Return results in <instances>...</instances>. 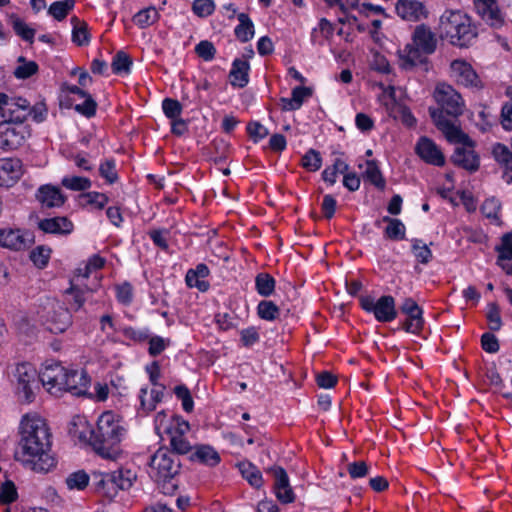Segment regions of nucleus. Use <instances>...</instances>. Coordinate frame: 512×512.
<instances>
[{"mask_svg":"<svg viewBox=\"0 0 512 512\" xmlns=\"http://www.w3.org/2000/svg\"><path fill=\"white\" fill-rule=\"evenodd\" d=\"M61 184L73 191H85L92 185L89 178L81 176H66L62 179Z\"/></svg>","mask_w":512,"mask_h":512,"instance_id":"obj_47","label":"nucleus"},{"mask_svg":"<svg viewBox=\"0 0 512 512\" xmlns=\"http://www.w3.org/2000/svg\"><path fill=\"white\" fill-rule=\"evenodd\" d=\"M435 100L440 105L441 108H437V110H441L447 115L458 117L463 113V100L461 95L450 85L448 84H439L437 85L434 93ZM436 110V108H434Z\"/></svg>","mask_w":512,"mask_h":512,"instance_id":"obj_10","label":"nucleus"},{"mask_svg":"<svg viewBox=\"0 0 512 512\" xmlns=\"http://www.w3.org/2000/svg\"><path fill=\"white\" fill-rule=\"evenodd\" d=\"M195 53L204 61H211L216 54V48L212 42L202 40L195 46Z\"/></svg>","mask_w":512,"mask_h":512,"instance_id":"obj_56","label":"nucleus"},{"mask_svg":"<svg viewBox=\"0 0 512 512\" xmlns=\"http://www.w3.org/2000/svg\"><path fill=\"white\" fill-rule=\"evenodd\" d=\"M400 311L407 317L402 328L413 334H419L424 326L423 310L412 298H406L400 306Z\"/></svg>","mask_w":512,"mask_h":512,"instance_id":"obj_13","label":"nucleus"},{"mask_svg":"<svg viewBox=\"0 0 512 512\" xmlns=\"http://www.w3.org/2000/svg\"><path fill=\"white\" fill-rule=\"evenodd\" d=\"M36 199L42 208L51 209L61 207L65 203L66 197L59 187L46 184L39 187Z\"/></svg>","mask_w":512,"mask_h":512,"instance_id":"obj_25","label":"nucleus"},{"mask_svg":"<svg viewBox=\"0 0 512 512\" xmlns=\"http://www.w3.org/2000/svg\"><path fill=\"white\" fill-rule=\"evenodd\" d=\"M22 175V163L17 158L0 159V187L13 186Z\"/></svg>","mask_w":512,"mask_h":512,"instance_id":"obj_20","label":"nucleus"},{"mask_svg":"<svg viewBox=\"0 0 512 512\" xmlns=\"http://www.w3.org/2000/svg\"><path fill=\"white\" fill-rule=\"evenodd\" d=\"M48 329L53 333H62L68 329L72 323L70 310L64 308L57 302L51 304V311L48 312Z\"/></svg>","mask_w":512,"mask_h":512,"instance_id":"obj_18","label":"nucleus"},{"mask_svg":"<svg viewBox=\"0 0 512 512\" xmlns=\"http://www.w3.org/2000/svg\"><path fill=\"white\" fill-rule=\"evenodd\" d=\"M132 63L131 57L126 52L118 51L112 59L111 68L115 74H127L131 70Z\"/></svg>","mask_w":512,"mask_h":512,"instance_id":"obj_40","label":"nucleus"},{"mask_svg":"<svg viewBox=\"0 0 512 512\" xmlns=\"http://www.w3.org/2000/svg\"><path fill=\"white\" fill-rule=\"evenodd\" d=\"M257 314L263 320L273 321L278 318L280 309L273 301L262 300L258 303Z\"/></svg>","mask_w":512,"mask_h":512,"instance_id":"obj_42","label":"nucleus"},{"mask_svg":"<svg viewBox=\"0 0 512 512\" xmlns=\"http://www.w3.org/2000/svg\"><path fill=\"white\" fill-rule=\"evenodd\" d=\"M136 478V473L123 468L112 472L93 471L91 474L95 491L110 499L114 498L119 490L130 489Z\"/></svg>","mask_w":512,"mask_h":512,"instance_id":"obj_6","label":"nucleus"},{"mask_svg":"<svg viewBox=\"0 0 512 512\" xmlns=\"http://www.w3.org/2000/svg\"><path fill=\"white\" fill-rule=\"evenodd\" d=\"M165 390L166 386L164 384L153 386V388L150 391V398L147 399L146 396L148 394V388L142 387L139 392L140 409L144 413H149L155 410L157 404L163 400Z\"/></svg>","mask_w":512,"mask_h":512,"instance_id":"obj_28","label":"nucleus"},{"mask_svg":"<svg viewBox=\"0 0 512 512\" xmlns=\"http://www.w3.org/2000/svg\"><path fill=\"white\" fill-rule=\"evenodd\" d=\"M34 241L33 235L21 229L3 228L0 229V246L14 251H21L29 248Z\"/></svg>","mask_w":512,"mask_h":512,"instance_id":"obj_12","label":"nucleus"},{"mask_svg":"<svg viewBox=\"0 0 512 512\" xmlns=\"http://www.w3.org/2000/svg\"><path fill=\"white\" fill-rule=\"evenodd\" d=\"M383 221L388 223L385 228V235L387 238L391 240H403L405 238L406 229L401 220L385 216L383 217Z\"/></svg>","mask_w":512,"mask_h":512,"instance_id":"obj_38","label":"nucleus"},{"mask_svg":"<svg viewBox=\"0 0 512 512\" xmlns=\"http://www.w3.org/2000/svg\"><path fill=\"white\" fill-rule=\"evenodd\" d=\"M498 2H474L477 14L491 27H501L504 16L499 9Z\"/></svg>","mask_w":512,"mask_h":512,"instance_id":"obj_27","label":"nucleus"},{"mask_svg":"<svg viewBox=\"0 0 512 512\" xmlns=\"http://www.w3.org/2000/svg\"><path fill=\"white\" fill-rule=\"evenodd\" d=\"M67 370L60 363L54 362L41 370L39 373V379L44 386L48 387V390L55 389L56 392L61 391L62 385H67L66 377Z\"/></svg>","mask_w":512,"mask_h":512,"instance_id":"obj_16","label":"nucleus"},{"mask_svg":"<svg viewBox=\"0 0 512 512\" xmlns=\"http://www.w3.org/2000/svg\"><path fill=\"white\" fill-rule=\"evenodd\" d=\"M88 289H82L73 283L66 290V294L71 296V300H69V310L78 311L86 301L85 294L88 293Z\"/></svg>","mask_w":512,"mask_h":512,"instance_id":"obj_41","label":"nucleus"},{"mask_svg":"<svg viewBox=\"0 0 512 512\" xmlns=\"http://www.w3.org/2000/svg\"><path fill=\"white\" fill-rule=\"evenodd\" d=\"M99 173L109 184L115 183L118 180L115 160L106 159L102 162L99 167Z\"/></svg>","mask_w":512,"mask_h":512,"instance_id":"obj_51","label":"nucleus"},{"mask_svg":"<svg viewBox=\"0 0 512 512\" xmlns=\"http://www.w3.org/2000/svg\"><path fill=\"white\" fill-rule=\"evenodd\" d=\"M82 425L85 430L78 431L77 425L69 429V433L80 441H88L93 450L101 457L109 460H116L121 454L120 442L124 434L117 416L106 411L98 418L96 427L91 429L86 421Z\"/></svg>","mask_w":512,"mask_h":512,"instance_id":"obj_2","label":"nucleus"},{"mask_svg":"<svg viewBox=\"0 0 512 512\" xmlns=\"http://www.w3.org/2000/svg\"><path fill=\"white\" fill-rule=\"evenodd\" d=\"M487 320L491 331H498L502 326L500 311L496 303L488 304Z\"/></svg>","mask_w":512,"mask_h":512,"instance_id":"obj_60","label":"nucleus"},{"mask_svg":"<svg viewBox=\"0 0 512 512\" xmlns=\"http://www.w3.org/2000/svg\"><path fill=\"white\" fill-rule=\"evenodd\" d=\"M276 281L272 275L260 272L255 277V289L262 297H270L275 291Z\"/></svg>","mask_w":512,"mask_h":512,"instance_id":"obj_34","label":"nucleus"},{"mask_svg":"<svg viewBox=\"0 0 512 512\" xmlns=\"http://www.w3.org/2000/svg\"><path fill=\"white\" fill-rule=\"evenodd\" d=\"M189 460L199 464L216 467L221 462L220 454L208 444H197L189 454Z\"/></svg>","mask_w":512,"mask_h":512,"instance_id":"obj_26","label":"nucleus"},{"mask_svg":"<svg viewBox=\"0 0 512 512\" xmlns=\"http://www.w3.org/2000/svg\"><path fill=\"white\" fill-rule=\"evenodd\" d=\"M14 376L19 401L31 403L35 398L34 387H37L36 369L29 363H21L17 365Z\"/></svg>","mask_w":512,"mask_h":512,"instance_id":"obj_9","label":"nucleus"},{"mask_svg":"<svg viewBox=\"0 0 512 512\" xmlns=\"http://www.w3.org/2000/svg\"><path fill=\"white\" fill-rule=\"evenodd\" d=\"M260 340L258 328L251 326L240 331V341L244 347H252Z\"/></svg>","mask_w":512,"mask_h":512,"instance_id":"obj_58","label":"nucleus"},{"mask_svg":"<svg viewBox=\"0 0 512 512\" xmlns=\"http://www.w3.org/2000/svg\"><path fill=\"white\" fill-rule=\"evenodd\" d=\"M122 334L134 341V342H144L149 339L150 337V331L149 329H135L131 326H127L121 329Z\"/></svg>","mask_w":512,"mask_h":512,"instance_id":"obj_59","label":"nucleus"},{"mask_svg":"<svg viewBox=\"0 0 512 512\" xmlns=\"http://www.w3.org/2000/svg\"><path fill=\"white\" fill-rule=\"evenodd\" d=\"M360 306L368 313H373L379 322H391L397 317L395 299L391 295H383L377 301L366 295L360 297Z\"/></svg>","mask_w":512,"mask_h":512,"instance_id":"obj_8","label":"nucleus"},{"mask_svg":"<svg viewBox=\"0 0 512 512\" xmlns=\"http://www.w3.org/2000/svg\"><path fill=\"white\" fill-rule=\"evenodd\" d=\"M162 109L165 116L169 119L180 117L183 110L181 103L178 100L172 98H165L162 101Z\"/></svg>","mask_w":512,"mask_h":512,"instance_id":"obj_52","label":"nucleus"},{"mask_svg":"<svg viewBox=\"0 0 512 512\" xmlns=\"http://www.w3.org/2000/svg\"><path fill=\"white\" fill-rule=\"evenodd\" d=\"M159 19V12L156 7L148 6L140 9L134 16L133 22L139 28H146L153 25Z\"/></svg>","mask_w":512,"mask_h":512,"instance_id":"obj_35","label":"nucleus"},{"mask_svg":"<svg viewBox=\"0 0 512 512\" xmlns=\"http://www.w3.org/2000/svg\"><path fill=\"white\" fill-rule=\"evenodd\" d=\"M19 66L14 71V76L17 79H27L38 72V64L35 61H27L25 57L18 58Z\"/></svg>","mask_w":512,"mask_h":512,"instance_id":"obj_44","label":"nucleus"},{"mask_svg":"<svg viewBox=\"0 0 512 512\" xmlns=\"http://www.w3.org/2000/svg\"><path fill=\"white\" fill-rule=\"evenodd\" d=\"M412 251L415 258L422 264H428L432 259V252L426 244H422L419 239H414Z\"/></svg>","mask_w":512,"mask_h":512,"instance_id":"obj_50","label":"nucleus"},{"mask_svg":"<svg viewBox=\"0 0 512 512\" xmlns=\"http://www.w3.org/2000/svg\"><path fill=\"white\" fill-rule=\"evenodd\" d=\"M83 99H84L83 103L76 104L74 106V110L87 118H91V117L95 116L96 110H97L96 101L93 99V97L90 94H88Z\"/></svg>","mask_w":512,"mask_h":512,"instance_id":"obj_54","label":"nucleus"},{"mask_svg":"<svg viewBox=\"0 0 512 512\" xmlns=\"http://www.w3.org/2000/svg\"><path fill=\"white\" fill-rule=\"evenodd\" d=\"M322 157L319 151L309 149L302 157V166L311 172H315L321 168Z\"/></svg>","mask_w":512,"mask_h":512,"instance_id":"obj_48","label":"nucleus"},{"mask_svg":"<svg viewBox=\"0 0 512 512\" xmlns=\"http://www.w3.org/2000/svg\"><path fill=\"white\" fill-rule=\"evenodd\" d=\"M37 227L44 233L56 235H69L74 229L72 221L65 216L39 219Z\"/></svg>","mask_w":512,"mask_h":512,"instance_id":"obj_23","label":"nucleus"},{"mask_svg":"<svg viewBox=\"0 0 512 512\" xmlns=\"http://www.w3.org/2000/svg\"><path fill=\"white\" fill-rule=\"evenodd\" d=\"M74 7V2H53L49 7L48 13L56 20H63L69 11Z\"/></svg>","mask_w":512,"mask_h":512,"instance_id":"obj_53","label":"nucleus"},{"mask_svg":"<svg viewBox=\"0 0 512 512\" xmlns=\"http://www.w3.org/2000/svg\"><path fill=\"white\" fill-rule=\"evenodd\" d=\"M268 472L274 478V492L277 499L283 504L294 502L295 494L285 469L280 466H273L269 468Z\"/></svg>","mask_w":512,"mask_h":512,"instance_id":"obj_15","label":"nucleus"},{"mask_svg":"<svg viewBox=\"0 0 512 512\" xmlns=\"http://www.w3.org/2000/svg\"><path fill=\"white\" fill-rule=\"evenodd\" d=\"M247 133L254 142H258L259 140L264 139L269 134L268 129L256 121L248 123Z\"/></svg>","mask_w":512,"mask_h":512,"instance_id":"obj_63","label":"nucleus"},{"mask_svg":"<svg viewBox=\"0 0 512 512\" xmlns=\"http://www.w3.org/2000/svg\"><path fill=\"white\" fill-rule=\"evenodd\" d=\"M29 101L22 97H9L0 93V116L2 122L22 124L29 117Z\"/></svg>","mask_w":512,"mask_h":512,"instance_id":"obj_7","label":"nucleus"},{"mask_svg":"<svg viewBox=\"0 0 512 512\" xmlns=\"http://www.w3.org/2000/svg\"><path fill=\"white\" fill-rule=\"evenodd\" d=\"M501 209V203L498 199L495 197L486 199L482 206H481V212L482 214L496 223H500V217L499 212Z\"/></svg>","mask_w":512,"mask_h":512,"instance_id":"obj_46","label":"nucleus"},{"mask_svg":"<svg viewBox=\"0 0 512 512\" xmlns=\"http://www.w3.org/2000/svg\"><path fill=\"white\" fill-rule=\"evenodd\" d=\"M170 447L174 455H185L193 451V447L183 435L169 434Z\"/></svg>","mask_w":512,"mask_h":512,"instance_id":"obj_43","label":"nucleus"},{"mask_svg":"<svg viewBox=\"0 0 512 512\" xmlns=\"http://www.w3.org/2000/svg\"><path fill=\"white\" fill-rule=\"evenodd\" d=\"M440 37L457 47H468L477 37V30L468 15L460 10H449L440 18Z\"/></svg>","mask_w":512,"mask_h":512,"instance_id":"obj_4","label":"nucleus"},{"mask_svg":"<svg viewBox=\"0 0 512 512\" xmlns=\"http://www.w3.org/2000/svg\"><path fill=\"white\" fill-rule=\"evenodd\" d=\"M174 394L181 400L182 408L185 412L190 413L194 408V401L190 390L185 385H178L174 388Z\"/></svg>","mask_w":512,"mask_h":512,"instance_id":"obj_49","label":"nucleus"},{"mask_svg":"<svg viewBox=\"0 0 512 512\" xmlns=\"http://www.w3.org/2000/svg\"><path fill=\"white\" fill-rule=\"evenodd\" d=\"M451 69L456 76L458 84L473 91H479L483 88V82L469 63L463 60H454L451 63Z\"/></svg>","mask_w":512,"mask_h":512,"instance_id":"obj_14","label":"nucleus"},{"mask_svg":"<svg viewBox=\"0 0 512 512\" xmlns=\"http://www.w3.org/2000/svg\"><path fill=\"white\" fill-rule=\"evenodd\" d=\"M417 155L426 163L443 166L445 164V157L439 147L431 139L421 137L415 147Z\"/></svg>","mask_w":512,"mask_h":512,"instance_id":"obj_17","label":"nucleus"},{"mask_svg":"<svg viewBox=\"0 0 512 512\" xmlns=\"http://www.w3.org/2000/svg\"><path fill=\"white\" fill-rule=\"evenodd\" d=\"M312 89L310 87L305 86H297L293 88L291 93V98H281L280 102L282 105V110L284 111H295L298 110L304 100L308 97L312 96Z\"/></svg>","mask_w":512,"mask_h":512,"instance_id":"obj_31","label":"nucleus"},{"mask_svg":"<svg viewBox=\"0 0 512 512\" xmlns=\"http://www.w3.org/2000/svg\"><path fill=\"white\" fill-rule=\"evenodd\" d=\"M237 19L239 24L234 29L235 36L240 42L246 43L254 36V24L246 13H239Z\"/></svg>","mask_w":512,"mask_h":512,"instance_id":"obj_32","label":"nucleus"},{"mask_svg":"<svg viewBox=\"0 0 512 512\" xmlns=\"http://www.w3.org/2000/svg\"><path fill=\"white\" fill-rule=\"evenodd\" d=\"M116 298L123 305H129L133 300V288L128 282L116 287Z\"/></svg>","mask_w":512,"mask_h":512,"instance_id":"obj_62","label":"nucleus"},{"mask_svg":"<svg viewBox=\"0 0 512 512\" xmlns=\"http://www.w3.org/2000/svg\"><path fill=\"white\" fill-rule=\"evenodd\" d=\"M52 250L45 245L35 247L30 253V259L40 269L48 265Z\"/></svg>","mask_w":512,"mask_h":512,"instance_id":"obj_45","label":"nucleus"},{"mask_svg":"<svg viewBox=\"0 0 512 512\" xmlns=\"http://www.w3.org/2000/svg\"><path fill=\"white\" fill-rule=\"evenodd\" d=\"M15 459L37 472H48L55 466L51 454L52 435L46 421L37 414H26L19 425Z\"/></svg>","mask_w":512,"mask_h":512,"instance_id":"obj_1","label":"nucleus"},{"mask_svg":"<svg viewBox=\"0 0 512 512\" xmlns=\"http://www.w3.org/2000/svg\"><path fill=\"white\" fill-rule=\"evenodd\" d=\"M10 24L17 36H19L24 41L32 44L34 42L35 37V29L29 27L20 17L17 15L10 16Z\"/></svg>","mask_w":512,"mask_h":512,"instance_id":"obj_37","label":"nucleus"},{"mask_svg":"<svg viewBox=\"0 0 512 512\" xmlns=\"http://www.w3.org/2000/svg\"><path fill=\"white\" fill-rule=\"evenodd\" d=\"M473 147L474 144L471 147L464 145L462 147H456L451 156V162L471 173L476 172L479 169L480 160Z\"/></svg>","mask_w":512,"mask_h":512,"instance_id":"obj_21","label":"nucleus"},{"mask_svg":"<svg viewBox=\"0 0 512 512\" xmlns=\"http://www.w3.org/2000/svg\"><path fill=\"white\" fill-rule=\"evenodd\" d=\"M500 123L503 129L512 131V101L506 102L501 108Z\"/></svg>","mask_w":512,"mask_h":512,"instance_id":"obj_64","label":"nucleus"},{"mask_svg":"<svg viewBox=\"0 0 512 512\" xmlns=\"http://www.w3.org/2000/svg\"><path fill=\"white\" fill-rule=\"evenodd\" d=\"M437 48V38L431 29L420 24L416 26L412 34V42L399 50V65L403 70H413L417 66L424 65L427 70L428 55L435 52Z\"/></svg>","mask_w":512,"mask_h":512,"instance_id":"obj_3","label":"nucleus"},{"mask_svg":"<svg viewBox=\"0 0 512 512\" xmlns=\"http://www.w3.org/2000/svg\"><path fill=\"white\" fill-rule=\"evenodd\" d=\"M365 164L366 170L363 173L364 180L370 182L376 188L383 190L386 186V181L382 175L377 161L367 160Z\"/></svg>","mask_w":512,"mask_h":512,"instance_id":"obj_33","label":"nucleus"},{"mask_svg":"<svg viewBox=\"0 0 512 512\" xmlns=\"http://www.w3.org/2000/svg\"><path fill=\"white\" fill-rule=\"evenodd\" d=\"M397 15L405 21L420 22L428 18L429 10L423 2H396Z\"/></svg>","mask_w":512,"mask_h":512,"instance_id":"obj_22","label":"nucleus"},{"mask_svg":"<svg viewBox=\"0 0 512 512\" xmlns=\"http://www.w3.org/2000/svg\"><path fill=\"white\" fill-rule=\"evenodd\" d=\"M190 426L189 423L184 420L181 416L175 415L172 418V422L170 426L165 428V431L168 434H176V435H183L189 431Z\"/></svg>","mask_w":512,"mask_h":512,"instance_id":"obj_57","label":"nucleus"},{"mask_svg":"<svg viewBox=\"0 0 512 512\" xmlns=\"http://www.w3.org/2000/svg\"><path fill=\"white\" fill-rule=\"evenodd\" d=\"M81 198H84L87 204L94 205L99 210L103 209L109 202V198L105 194L95 191L83 193Z\"/></svg>","mask_w":512,"mask_h":512,"instance_id":"obj_61","label":"nucleus"},{"mask_svg":"<svg viewBox=\"0 0 512 512\" xmlns=\"http://www.w3.org/2000/svg\"><path fill=\"white\" fill-rule=\"evenodd\" d=\"M429 113L436 127L443 132L449 142L470 147L473 145L470 137L447 119L441 110L429 109Z\"/></svg>","mask_w":512,"mask_h":512,"instance_id":"obj_11","label":"nucleus"},{"mask_svg":"<svg viewBox=\"0 0 512 512\" xmlns=\"http://www.w3.org/2000/svg\"><path fill=\"white\" fill-rule=\"evenodd\" d=\"M67 385H62L61 391H67L75 396L85 395L90 378L85 370H67Z\"/></svg>","mask_w":512,"mask_h":512,"instance_id":"obj_24","label":"nucleus"},{"mask_svg":"<svg viewBox=\"0 0 512 512\" xmlns=\"http://www.w3.org/2000/svg\"><path fill=\"white\" fill-rule=\"evenodd\" d=\"M239 469L242 476L249 482V484L259 489L263 485V478L260 470L250 462H242L239 464Z\"/></svg>","mask_w":512,"mask_h":512,"instance_id":"obj_36","label":"nucleus"},{"mask_svg":"<svg viewBox=\"0 0 512 512\" xmlns=\"http://www.w3.org/2000/svg\"><path fill=\"white\" fill-rule=\"evenodd\" d=\"M150 467L151 477L157 482L161 492L164 495H173L179 486V457L166 448H159L151 457Z\"/></svg>","mask_w":512,"mask_h":512,"instance_id":"obj_5","label":"nucleus"},{"mask_svg":"<svg viewBox=\"0 0 512 512\" xmlns=\"http://www.w3.org/2000/svg\"><path fill=\"white\" fill-rule=\"evenodd\" d=\"M249 70L250 65L246 60L236 58L229 72L230 84L234 87H245L249 82Z\"/></svg>","mask_w":512,"mask_h":512,"instance_id":"obj_30","label":"nucleus"},{"mask_svg":"<svg viewBox=\"0 0 512 512\" xmlns=\"http://www.w3.org/2000/svg\"><path fill=\"white\" fill-rule=\"evenodd\" d=\"M18 494L14 483L10 480L0 485V503L9 504L16 500Z\"/></svg>","mask_w":512,"mask_h":512,"instance_id":"obj_55","label":"nucleus"},{"mask_svg":"<svg viewBox=\"0 0 512 512\" xmlns=\"http://www.w3.org/2000/svg\"><path fill=\"white\" fill-rule=\"evenodd\" d=\"M91 480V475L87 474L84 470H78L70 473L65 483L70 490H83L85 489Z\"/></svg>","mask_w":512,"mask_h":512,"instance_id":"obj_39","label":"nucleus"},{"mask_svg":"<svg viewBox=\"0 0 512 512\" xmlns=\"http://www.w3.org/2000/svg\"><path fill=\"white\" fill-rule=\"evenodd\" d=\"M498 252L497 264L507 273L512 275V264L506 261L512 260V231L501 237V244L495 247Z\"/></svg>","mask_w":512,"mask_h":512,"instance_id":"obj_29","label":"nucleus"},{"mask_svg":"<svg viewBox=\"0 0 512 512\" xmlns=\"http://www.w3.org/2000/svg\"><path fill=\"white\" fill-rule=\"evenodd\" d=\"M24 128L18 129L12 124L0 123V149L3 151H12L20 147L25 139Z\"/></svg>","mask_w":512,"mask_h":512,"instance_id":"obj_19","label":"nucleus"}]
</instances>
